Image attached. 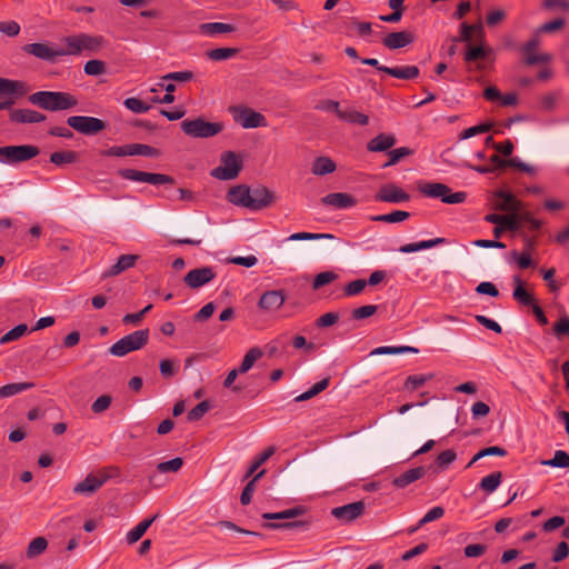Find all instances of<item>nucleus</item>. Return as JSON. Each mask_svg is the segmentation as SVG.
Segmentation results:
<instances>
[{
    "mask_svg": "<svg viewBox=\"0 0 569 569\" xmlns=\"http://www.w3.org/2000/svg\"><path fill=\"white\" fill-rule=\"evenodd\" d=\"M29 102L51 112L64 111L78 106V99L63 91H37L29 96Z\"/></svg>",
    "mask_w": 569,
    "mask_h": 569,
    "instance_id": "nucleus-1",
    "label": "nucleus"
},
{
    "mask_svg": "<svg viewBox=\"0 0 569 569\" xmlns=\"http://www.w3.org/2000/svg\"><path fill=\"white\" fill-rule=\"evenodd\" d=\"M118 467L110 466L100 469L97 473H89L81 482L77 483L73 492L90 496L97 492L109 479L119 476Z\"/></svg>",
    "mask_w": 569,
    "mask_h": 569,
    "instance_id": "nucleus-2",
    "label": "nucleus"
},
{
    "mask_svg": "<svg viewBox=\"0 0 569 569\" xmlns=\"http://www.w3.org/2000/svg\"><path fill=\"white\" fill-rule=\"evenodd\" d=\"M148 329L137 330L113 343L109 351L112 356L124 357L129 352L142 349L148 343Z\"/></svg>",
    "mask_w": 569,
    "mask_h": 569,
    "instance_id": "nucleus-3",
    "label": "nucleus"
},
{
    "mask_svg": "<svg viewBox=\"0 0 569 569\" xmlns=\"http://www.w3.org/2000/svg\"><path fill=\"white\" fill-rule=\"evenodd\" d=\"M181 130L191 138H210L223 130L222 122H210L199 117L181 122Z\"/></svg>",
    "mask_w": 569,
    "mask_h": 569,
    "instance_id": "nucleus-4",
    "label": "nucleus"
},
{
    "mask_svg": "<svg viewBox=\"0 0 569 569\" xmlns=\"http://www.w3.org/2000/svg\"><path fill=\"white\" fill-rule=\"evenodd\" d=\"M40 153V149L32 144L0 147V162L16 164L28 161Z\"/></svg>",
    "mask_w": 569,
    "mask_h": 569,
    "instance_id": "nucleus-5",
    "label": "nucleus"
},
{
    "mask_svg": "<svg viewBox=\"0 0 569 569\" xmlns=\"http://www.w3.org/2000/svg\"><path fill=\"white\" fill-rule=\"evenodd\" d=\"M241 170V161L233 151H226L221 156V166L211 171V176L219 180H232Z\"/></svg>",
    "mask_w": 569,
    "mask_h": 569,
    "instance_id": "nucleus-6",
    "label": "nucleus"
},
{
    "mask_svg": "<svg viewBox=\"0 0 569 569\" xmlns=\"http://www.w3.org/2000/svg\"><path fill=\"white\" fill-rule=\"evenodd\" d=\"M70 128L86 136H93L107 128V123L96 117L71 116L67 119Z\"/></svg>",
    "mask_w": 569,
    "mask_h": 569,
    "instance_id": "nucleus-7",
    "label": "nucleus"
},
{
    "mask_svg": "<svg viewBox=\"0 0 569 569\" xmlns=\"http://www.w3.org/2000/svg\"><path fill=\"white\" fill-rule=\"evenodd\" d=\"M118 174L126 180L151 184H167L174 182L173 178L168 174L144 172L136 169H120Z\"/></svg>",
    "mask_w": 569,
    "mask_h": 569,
    "instance_id": "nucleus-8",
    "label": "nucleus"
},
{
    "mask_svg": "<svg viewBox=\"0 0 569 569\" xmlns=\"http://www.w3.org/2000/svg\"><path fill=\"white\" fill-rule=\"evenodd\" d=\"M540 37L533 34L522 47L521 52L523 54V62L527 66H535L538 63H548L552 60L550 53H537L536 51L540 47Z\"/></svg>",
    "mask_w": 569,
    "mask_h": 569,
    "instance_id": "nucleus-9",
    "label": "nucleus"
},
{
    "mask_svg": "<svg viewBox=\"0 0 569 569\" xmlns=\"http://www.w3.org/2000/svg\"><path fill=\"white\" fill-rule=\"evenodd\" d=\"M249 196L248 209L253 211L268 208L276 201V194L263 186L249 188Z\"/></svg>",
    "mask_w": 569,
    "mask_h": 569,
    "instance_id": "nucleus-10",
    "label": "nucleus"
},
{
    "mask_svg": "<svg viewBox=\"0 0 569 569\" xmlns=\"http://www.w3.org/2000/svg\"><path fill=\"white\" fill-rule=\"evenodd\" d=\"M22 50L38 59L56 62L58 57H62L64 52L58 51V48L50 46L46 42L28 43L23 46Z\"/></svg>",
    "mask_w": 569,
    "mask_h": 569,
    "instance_id": "nucleus-11",
    "label": "nucleus"
},
{
    "mask_svg": "<svg viewBox=\"0 0 569 569\" xmlns=\"http://www.w3.org/2000/svg\"><path fill=\"white\" fill-rule=\"evenodd\" d=\"M375 200L389 203H401L410 200V194L395 183L383 184L375 194Z\"/></svg>",
    "mask_w": 569,
    "mask_h": 569,
    "instance_id": "nucleus-12",
    "label": "nucleus"
},
{
    "mask_svg": "<svg viewBox=\"0 0 569 569\" xmlns=\"http://www.w3.org/2000/svg\"><path fill=\"white\" fill-rule=\"evenodd\" d=\"M217 276V272L212 267H202L190 270L183 278L184 283L191 289H198Z\"/></svg>",
    "mask_w": 569,
    "mask_h": 569,
    "instance_id": "nucleus-13",
    "label": "nucleus"
},
{
    "mask_svg": "<svg viewBox=\"0 0 569 569\" xmlns=\"http://www.w3.org/2000/svg\"><path fill=\"white\" fill-rule=\"evenodd\" d=\"M365 509L366 505L360 500L341 507H336L331 510V515L341 522L349 523L361 517Z\"/></svg>",
    "mask_w": 569,
    "mask_h": 569,
    "instance_id": "nucleus-14",
    "label": "nucleus"
},
{
    "mask_svg": "<svg viewBox=\"0 0 569 569\" xmlns=\"http://www.w3.org/2000/svg\"><path fill=\"white\" fill-rule=\"evenodd\" d=\"M236 122L240 123L244 129H253L266 127V117L250 108H241L234 114Z\"/></svg>",
    "mask_w": 569,
    "mask_h": 569,
    "instance_id": "nucleus-15",
    "label": "nucleus"
},
{
    "mask_svg": "<svg viewBox=\"0 0 569 569\" xmlns=\"http://www.w3.org/2000/svg\"><path fill=\"white\" fill-rule=\"evenodd\" d=\"M29 92V87L26 82L19 80H11L7 78H0V98L8 97L9 100L21 98Z\"/></svg>",
    "mask_w": 569,
    "mask_h": 569,
    "instance_id": "nucleus-16",
    "label": "nucleus"
},
{
    "mask_svg": "<svg viewBox=\"0 0 569 569\" xmlns=\"http://www.w3.org/2000/svg\"><path fill=\"white\" fill-rule=\"evenodd\" d=\"M321 203L335 209H348L358 203V200L347 192H332L321 198Z\"/></svg>",
    "mask_w": 569,
    "mask_h": 569,
    "instance_id": "nucleus-17",
    "label": "nucleus"
},
{
    "mask_svg": "<svg viewBox=\"0 0 569 569\" xmlns=\"http://www.w3.org/2000/svg\"><path fill=\"white\" fill-rule=\"evenodd\" d=\"M415 41V34L411 31L403 30L398 32H390L382 39V44L390 49H401Z\"/></svg>",
    "mask_w": 569,
    "mask_h": 569,
    "instance_id": "nucleus-18",
    "label": "nucleus"
},
{
    "mask_svg": "<svg viewBox=\"0 0 569 569\" xmlns=\"http://www.w3.org/2000/svg\"><path fill=\"white\" fill-rule=\"evenodd\" d=\"M286 301V296L281 290L266 291L258 301V307L264 311H276L280 309Z\"/></svg>",
    "mask_w": 569,
    "mask_h": 569,
    "instance_id": "nucleus-19",
    "label": "nucleus"
},
{
    "mask_svg": "<svg viewBox=\"0 0 569 569\" xmlns=\"http://www.w3.org/2000/svg\"><path fill=\"white\" fill-rule=\"evenodd\" d=\"M46 118L43 113L31 109H14L10 113V120L16 123H39Z\"/></svg>",
    "mask_w": 569,
    "mask_h": 569,
    "instance_id": "nucleus-20",
    "label": "nucleus"
},
{
    "mask_svg": "<svg viewBox=\"0 0 569 569\" xmlns=\"http://www.w3.org/2000/svg\"><path fill=\"white\" fill-rule=\"evenodd\" d=\"M138 254H121L118 258V261L112 264L108 270H106L102 274L103 278L114 277L123 271L132 268L138 261Z\"/></svg>",
    "mask_w": 569,
    "mask_h": 569,
    "instance_id": "nucleus-21",
    "label": "nucleus"
},
{
    "mask_svg": "<svg viewBox=\"0 0 569 569\" xmlns=\"http://www.w3.org/2000/svg\"><path fill=\"white\" fill-rule=\"evenodd\" d=\"M427 470L423 466H419L412 469H409L396 477L392 480V485L397 488L403 489L410 483L421 479L426 475Z\"/></svg>",
    "mask_w": 569,
    "mask_h": 569,
    "instance_id": "nucleus-22",
    "label": "nucleus"
},
{
    "mask_svg": "<svg viewBox=\"0 0 569 569\" xmlns=\"http://www.w3.org/2000/svg\"><path fill=\"white\" fill-rule=\"evenodd\" d=\"M485 220L490 223H495L498 227L505 228L507 230L516 231L519 229L518 223V214H497L490 213L485 217Z\"/></svg>",
    "mask_w": 569,
    "mask_h": 569,
    "instance_id": "nucleus-23",
    "label": "nucleus"
},
{
    "mask_svg": "<svg viewBox=\"0 0 569 569\" xmlns=\"http://www.w3.org/2000/svg\"><path fill=\"white\" fill-rule=\"evenodd\" d=\"M201 34L207 37H216L218 34L231 33L237 31V27L224 22H206L199 26Z\"/></svg>",
    "mask_w": 569,
    "mask_h": 569,
    "instance_id": "nucleus-24",
    "label": "nucleus"
},
{
    "mask_svg": "<svg viewBox=\"0 0 569 569\" xmlns=\"http://www.w3.org/2000/svg\"><path fill=\"white\" fill-rule=\"evenodd\" d=\"M397 142L393 134L379 133L367 143V149L371 152H383L392 148Z\"/></svg>",
    "mask_w": 569,
    "mask_h": 569,
    "instance_id": "nucleus-25",
    "label": "nucleus"
},
{
    "mask_svg": "<svg viewBox=\"0 0 569 569\" xmlns=\"http://www.w3.org/2000/svg\"><path fill=\"white\" fill-rule=\"evenodd\" d=\"M496 197L500 200L496 206L499 210L517 213L521 209V202L509 191L499 190Z\"/></svg>",
    "mask_w": 569,
    "mask_h": 569,
    "instance_id": "nucleus-26",
    "label": "nucleus"
},
{
    "mask_svg": "<svg viewBox=\"0 0 569 569\" xmlns=\"http://www.w3.org/2000/svg\"><path fill=\"white\" fill-rule=\"evenodd\" d=\"M227 199L232 204L248 209V201L250 199L249 187L246 184L232 187L228 191Z\"/></svg>",
    "mask_w": 569,
    "mask_h": 569,
    "instance_id": "nucleus-27",
    "label": "nucleus"
},
{
    "mask_svg": "<svg viewBox=\"0 0 569 569\" xmlns=\"http://www.w3.org/2000/svg\"><path fill=\"white\" fill-rule=\"evenodd\" d=\"M419 191L429 198H440L443 202V197L450 192V188L440 182H425L419 186Z\"/></svg>",
    "mask_w": 569,
    "mask_h": 569,
    "instance_id": "nucleus-28",
    "label": "nucleus"
},
{
    "mask_svg": "<svg viewBox=\"0 0 569 569\" xmlns=\"http://www.w3.org/2000/svg\"><path fill=\"white\" fill-rule=\"evenodd\" d=\"M382 72H385L391 77H395L397 79H402V80L416 79L420 73L419 68L416 66L393 67V68L389 67V69H382Z\"/></svg>",
    "mask_w": 569,
    "mask_h": 569,
    "instance_id": "nucleus-29",
    "label": "nucleus"
},
{
    "mask_svg": "<svg viewBox=\"0 0 569 569\" xmlns=\"http://www.w3.org/2000/svg\"><path fill=\"white\" fill-rule=\"evenodd\" d=\"M513 282L516 284V288L512 292L513 299L522 306H531L532 307L536 301L535 297L525 289L520 277L515 276Z\"/></svg>",
    "mask_w": 569,
    "mask_h": 569,
    "instance_id": "nucleus-30",
    "label": "nucleus"
},
{
    "mask_svg": "<svg viewBox=\"0 0 569 569\" xmlns=\"http://www.w3.org/2000/svg\"><path fill=\"white\" fill-rule=\"evenodd\" d=\"M336 169V162L331 158L321 156L315 159L311 171L315 176H326L335 172Z\"/></svg>",
    "mask_w": 569,
    "mask_h": 569,
    "instance_id": "nucleus-31",
    "label": "nucleus"
},
{
    "mask_svg": "<svg viewBox=\"0 0 569 569\" xmlns=\"http://www.w3.org/2000/svg\"><path fill=\"white\" fill-rule=\"evenodd\" d=\"M446 242L445 238H435L430 240H422L419 242L407 243L400 247L399 251L402 253H411L423 249H430L436 246L442 244Z\"/></svg>",
    "mask_w": 569,
    "mask_h": 569,
    "instance_id": "nucleus-32",
    "label": "nucleus"
},
{
    "mask_svg": "<svg viewBox=\"0 0 569 569\" xmlns=\"http://www.w3.org/2000/svg\"><path fill=\"white\" fill-rule=\"evenodd\" d=\"M339 119L350 124L367 126L369 123V117L353 108H347L339 112Z\"/></svg>",
    "mask_w": 569,
    "mask_h": 569,
    "instance_id": "nucleus-33",
    "label": "nucleus"
},
{
    "mask_svg": "<svg viewBox=\"0 0 569 569\" xmlns=\"http://www.w3.org/2000/svg\"><path fill=\"white\" fill-rule=\"evenodd\" d=\"M158 518V513L152 516L151 518L143 519L139 522L133 529H131L127 533V541L129 545H132L140 540V538L146 533L148 528L153 523V521Z\"/></svg>",
    "mask_w": 569,
    "mask_h": 569,
    "instance_id": "nucleus-34",
    "label": "nucleus"
},
{
    "mask_svg": "<svg viewBox=\"0 0 569 569\" xmlns=\"http://www.w3.org/2000/svg\"><path fill=\"white\" fill-rule=\"evenodd\" d=\"M261 357H262V351L260 348L253 347V348L249 349L247 351V353L244 355V357L240 363V367L238 368L240 373L248 372L253 367L254 362L257 360H259Z\"/></svg>",
    "mask_w": 569,
    "mask_h": 569,
    "instance_id": "nucleus-35",
    "label": "nucleus"
},
{
    "mask_svg": "<svg viewBox=\"0 0 569 569\" xmlns=\"http://www.w3.org/2000/svg\"><path fill=\"white\" fill-rule=\"evenodd\" d=\"M502 479V473L500 471H495L486 477H483L479 483L481 490L487 493H492L500 486Z\"/></svg>",
    "mask_w": 569,
    "mask_h": 569,
    "instance_id": "nucleus-36",
    "label": "nucleus"
},
{
    "mask_svg": "<svg viewBox=\"0 0 569 569\" xmlns=\"http://www.w3.org/2000/svg\"><path fill=\"white\" fill-rule=\"evenodd\" d=\"M239 51L238 48H216L208 50L206 56L212 61H223L236 57Z\"/></svg>",
    "mask_w": 569,
    "mask_h": 569,
    "instance_id": "nucleus-37",
    "label": "nucleus"
},
{
    "mask_svg": "<svg viewBox=\"0 0 569 569\" xmlns=\"http://www.w3.org/2000/svg\"><path fill=\"white\" fill-rule=\"evenodd\" d=\"M419 350L415 347L410 346H400V347H392V346H383L378 347L371 351L370 355L378 356V355H401V353H418Z\"/></svg>",
    "mask_w": 569,
    "mask_h": 569,
    "instance_id": "nucleus-38",
    "label": "nucleus"
},
{
    "mask_svg": "<svg viewBox=\"0 0 569 569\" xmlns=\"http://www.w3.org/2000/svg\"><path fill=\"white\" fill-rule=\"evenodd\" d=\"M80 41L82 51L96 52L102 47L104 39L100 36L80 33Z\"/></svg>",
    "mask_w": 569,
    "mask_h": 569,
    "instance_id": "nucleus-39",
    "label": "nucleus"
},
{
    "mask_svg": "<svg viewBox=\"0 0 569 569\" xmlns=\"http://www.w3.org/2000/svg\"><path fill=\"white\" fill-rule=\"evenodd\" d=\"M507 455V450L499 446H492L487 447L481 450H479L468 462L467 468H470L473 463H476L478 460L488 457V456H499L505 457Z\"/></svg>",
    "mask_w": 569,
    "mask_h": 569,
    "instance_id": "nucleus-40",
    "label": "nucleus"
},
{
    "mask_svg": "<svg viewBox=\"0 0 569 569\" xmlns=\"http://www.w3.org/2000/svg\"><path fill=\"white\" fill-rule=\"evenodd\" d=\"M78 159V154L74 151H57L50 154V161L56 166H64L74 163Z\"/></svg>",
    "mask_w": 569,
    "mask_h": 569,
    "instance_id": "nucleus-41",
    "label": "nucleus"
},
{
    "mask_svg": "<svg viewBox=\"0 0 569 569\" xmlns=\"http://www.w3.org/2000/svg\"><path fill=\"white\" fill-rule=\"evenodd\" d=\"M410 217L408 211L396 210L390 213L379 214L371 217L372 221L397 223L407 220Z\"/></svg>",
    "mask_w": 569,
    "mask_h": 569,
    "instance_id": "nucleus-42",
    "label": "nucleus"
},
{
    "mask_svg": "<svg viewBox=\"0 0 569 569\" xmlns=\"http://www.w3.org/2000/svg\"><path fill=\"white\" fill-rule=\"evenodd\" d=\"M48 547V541L44 537H37L32 539L27 548V557L32 559L44 552Z\"/></svg>",
    "mask_w": 569,
    "mask_h": 569,
    "instance_id": "nucleus-43",
    "label": "nucleus"
},
{
    "mask_svg": "<svg viewBox=\"0 0 569 569\" xmlns=\"http://www.w3.org/2000/svg\"><path fill=\"white\" fill-rule=\"evenodd\" d=\"M63 42L66 43L67 48H58V51L64 52L63 56L67 54H80L82 52L81 49V41H80V34L76 36H69L63 39Z\"/></svg>",
    "mask_w": 569,
    "mask_h": 569,
    "instance_id": "nucleus-44",
    "label": "nucleus"
},
{
    "mask_svg": "<svg viewBox=\"0 0 569 569\" xmlns=\"http://www.w3.org/2000/svg\"><path fill=\"white\" fill-rule=\"evenodd\" d=\"M541 463L556 468H569V455L565 450H557L552 459L545 460Z\"/></svg>",
    "mask_w": 569,
    "mask_h": 569,
    "instance_id": "nucleus-45",
    "label": "nucleus"
},
{
    "mask_svg": "<svg viewBox=\"0 0 569 569\" xmlns=\"http://www.w3.org/2000/svg\"><path fill=\"white\" fill-rule=\"evenodd\" d=\"M432 379V375H412L409 376L405 381V389L407 391H415L421 386H423L427 381Z\"/></svg>",
    "mask_w": 569,
    "mask_h": 569,
    "instance_id": "nucleus-46",
    "label": "nucleus"
},
{
    "mask_svg": "<svg viewBox=\"0 0 569 569\" xmlns=\"http://www.w3.org/2000/svg\"><path fill=\"white\" fill-rule=\"evenodd\" d=\"M266 473V470H261L258 475H256L244 487L240 496V502L243 506H247L251 501L252 493L256 488V481L261 478Z\"/></svg>",
    "mask_w": 569,
    "mask_h": 569,
    "instance_id": "nucleus-47",
    "label": "nucleus"
},
{
    "mask_svg": "<svg viewBox=\"0 0 569 569\" xmlns=\"http://www.w3.org/2000/svg\"><path fill=\"white\" fill-rule=\"evenodd\" d=\"M412 153H413V150L408 147H401L398 149H393L388 152L389 161L386 162L382 167L387 168V167L393 166V164L398 163L405 157L411 156Z\"/></svg>",
    "mask_w": 569,
    "mask_h": 569,
    "instance_id": "nucleus-48",
    "label": "nucleus"
},
{
    "mask_svg": "<svg viewBox=\"0 0 569 569\" xmlns=\"http://www.w3.org/2000/svg\"><path fill=\"white\" fill-rule=\"evenodd\" d=\"M274 453V448L273 447H269L267 448L264 451H262L256 459L254 461L251 463L250 468L248 469L246 476H244V479H248L249 477H251L254 471L261 466L263 465L272 455Z\"/></svg>",
    "mask_w": 569,
    "mask_h": 569,
    "instance_id": "nucleus-49",
    "label": "nucleus"
},
{
    "mask_svg": "<svg viewBox=\"0 0 569 569\" xmlns=\"http://www.w3.org/2000/svg\"><path fill=\"white\" fill-rule=\"evenodd\" d=\"M100 154L103 157H126L132 156V143L124 146H112L108 149L101 150Z\"/></svg>",
    "mask_w": 569,
    "mask_h": 569,
    "instance_id": "nucleus-50",
    "label": "nucleus"
},
{
    "mask_svg": "<svg viewBox=\"0 0 569 569\" xmlns=\"http://www.w3.org/2000/svg\"><path fill=\"white\" fill-rule=\"evenodd\" d=\"M34 387L33 382H14L3 386L4 397H12L26 390L32 389Z\"/></svg>",
    "mask_w": 569,
    "mask_h": 569,
    "instance_id": "nucleus-51",
    "label": "nucleus"
},
{
    "mask_svg": "<svg viewBox=\"0 0 569 569\" xmlns=\"http://www.w3.org/2000/svg\"><path fill=\"white\" fill-rule=\"evenodd\" d=\"M124 107L134 113H146L150 110V106L142 100L131 97L123 101Z\"/></svg>",
    "mask_w": 569,
    "mask_h": 569,
    "instance_id": "nucleus-52",
    "label": "nucleus"
},
{
    "mask_svg": "<svg viewBox=\"0 0 569 569\" xmlns=\"http://www.w3.org/2000/svg\"><path fill=\"white\" fill-rule=\"evenodd\" d=\"M28 330V326L22 323L18 325L0 338V345H4L20 339Z\"/></svg>",
    "mask_w": 569,
    "mask_h": 569,
    "instance_id": "nucleus-53",
    "label": "nucleus"
},
{
    "mask_svg": "<svg viewBox=\"0 0 569 569\" xmlns=\"http://www.w3.org/2000/svg\"><path fill=\"white\" fill-rule=\"evenodd\" d=\"M83 71L88 76H100L106 72V62L102 60H89L83 67Z\"/></svg>",
    "mask_w": 569,
    "mask_h": 569,
    "instance_id": "nucleus-54",
    "label": "nucleus"
},
{
    "mask_svg": "<svg viewBox=\"0 0 569 569\" xmlns=\"http://www.w3.org/2000/svg\"><path fill=\"white\" fill-rule=\"evenodd\" d=\"M211 406L209 401L204 400L198 403L194 408H192L188 415L187 419L188 421H198L200 420L209 410Z\"/></svg>",
    "mask_w": 569,
    "mask_h": 569,
    "instance_id": "nucleus-55",
    "label": "nucleus"
},
{
    "mask_svg": "<svg viewBox=\"0 0 569 569\" xmlns=\"http://www.w3.org/2000/svg\"><path fill=\"white\" fill-rule=\"evenodd\" d=\"M338 278V274L335 273L333 271H323V272H320L318 273L315 279H313V282H312V289L313 290H318L320 289L321 287L328 284V283H331L332 281H335L336 279Z\"/></svg>",
    "mask_w": 569,
    "mask_h": 569,
    "instance_id": "nucleus-56",
    "label": "nucleus"
},
{
    "mask_svg": "<svg viewBox=\"0 0 569 569\" xmlns=\"http://www.w3.org/2000/svg\"><path fill=\"white\" fill-rule=\"evenodd\" d=\"M182 466H183V460L181 458L177 457L171 460L158 463L157 470L161 473L177 472L181 469Z\"/></svg>",
    "mask_w": 569,
    "mask_h": 569,
    "instance_id": "nucleus-57",
    "label": "nucleus"
},
{
    "mask_svg": "<svg viewBox=\"0 0 569 569\" xmlns=\"http://www.w3.org/2000/svg\"><path fill=\"white\" fill-rule=\"evenodd\" d=\"M366 286H367V280H365V279H357V280L350 281L343 288V293L346 297L357 296L363 291Z\"/></svg>",
    "mask_w": 569,
    "mask_h": 569,
    "instance_id": "nucleus-58",
    "label": "nucleus"
},
{
    "mask_svg": "<svg viewBox=\"0 0 569 569\" xmlns=\"http://www.w3.org/2000/svg\"><path fill=\"white\" fill-rule=\"evenodd\" d=\"M160 151L148 144L132 143V156L158 157Z\"/></svg>",
    "mask_w": 569,
    "mask_h": 569,
    "instance_id": "nucleus-59",
    "label": "nucleus"
},
{
    "mask_svg": "<svg viewBox=\"0 0 569 569\" xmlns=\"http://www.w3.org/2000/svg\"><path fill=\"white\" fill-rule=\"evenodd\" d=\"M565 23L566 21L562 18H557L552 21H548L538 28L536 34L539 36L540 33H551L558 31L563 28Z\"/></svg>",
    "mask_w": 569,
    "mask_h": 569,
    "instance_id": "nucleus-60",
    "label": "nucleus"
},
{
    "mask_svg": "<svg viewBox=\"0 0 569 569\" xmlns=\"http://www.w3.org/2000/svg\"><path fill=\"white\" fill-rule=\"evenodd\" d=\"M378 310L375 305H366L352 310V318L356 320H362L373 316Z\"/></svg>",
    "mask_w": 569,
    "mask_h": 569,
    "instance_id": "nucleus-61",
    "label": "nucleus"
},
{
    "mask_svg": "<svg viewBox=\"0 0 569 569\" xmlns=\"http://www.w3.org/2000/svg\"><path fill=\"white\" fill-rule=\"evenodd\" d=\"M542 7L550 11L569 12V0H543Z\"/></svg>",
    "mask_w": 569,
    "mask_h": 569,
    "instance_id": "nucleus-62",
    "label": "nucleus"
},
{
    "mask_svg": "<svg viewBox=\"0 0 569 569\" xmlns=\"http://www.w3.org/2000/svg\"><path fill=\"white\" fill-rule=\"evenodd\" d=\"M553 333L558 339L569 336V317L563 316L553 325Z\"/></svg>",
    "mask_w": 569,
    "mask_h": 569,
    "instance_id": "nucleus-63",
    "label": "nucleus"
},
{
    "mask_svg": "<svg viewBox=\"0 0 569 569\" xmlns=\"http://www.w3.org/2000/svg\"><path fill=\"white\" fill-rule=\"evenodd\" d=\"M111 402H112L111 396L102 395L93 401V403L91 405V410L94 413H101V412L106 411L111 406Z\"/></svg>",
    "mask_w": 569,
    "mask_h": 569,
    "instance_id": "nucleus-64",
    "label": "nucleus"
}]
</instances>
